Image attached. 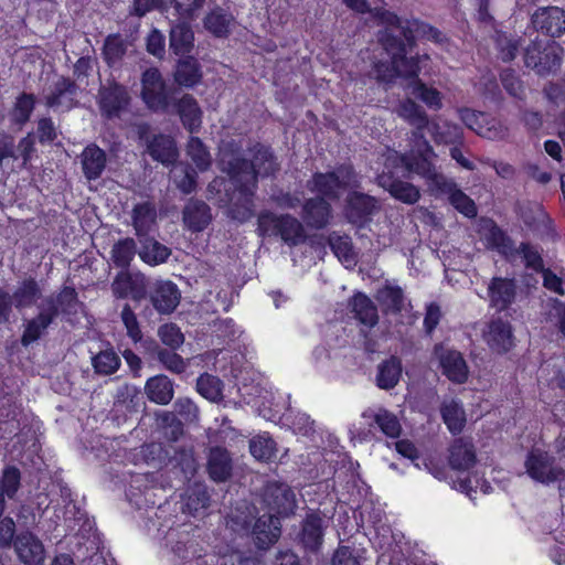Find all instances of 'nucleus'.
Here are the masks:
<instances>
[{
    "label": "nucleus",
    "instance_id": "nucleus-4",
    "mask_svg": "<svg viewBox=\"0 0 565 565\" xmlns=\"http://www.w3.org/2000/svg\"><path fill=\"white\" fill-rule=\"evenodd\" d=\"M257 233L260 237H279L290 247L307 239L303 224L288 213L277 215L271 211H262L257 216Z\"/></svg>",
    "mask_w": 565,
    "mask_h": 565
},
{
    "label": "nucleus",
    "instance_id": "nucleus-54",
    "mask_svg": "<svg viewBox=\"0 0 565 565\" xmlns=\"http://www.w3.org/2000/svg\"><path fill=\"white\" fill-rule=\"evenodd\" d=\"M412 94L422 100L429 109L439 110L443 107L441 95L438 89L427 86L419 77H411Z\"/></svg>",
    "mask_w": 565,
    "mask_h": 565
},
{
    "label": "nucleus",
    "instance_id": "nucleus-55",
    "mask_svg": "<svg viewBox=\"0 0 565 565\" xmlns=\"http://www.w3.org/2000/svg\"><path fill=\"white\" fill-rule=\"evenodd\" d=\"M231 20V15L217 7L205 15L204 28L216 38H226L230 34Z\"/></svg>",
    "mask_w": 565,
    "mask_h": 565
},
{
    "label": "nucleus",
    "instance_id": "nucleus-47",
    "mask_svg": "<svg viewBox=\"0 0 565 565\" xmlns=\"http://www.w3.org/2000/svg\"><path fill=\"white\" fill-rule=\"evenodd\" d=\"M434 355L439 361L443 374L451 382L459 383V351L448 350L444 343L434 347Z\"/></svg>",
    "mask_w": 565,
    "mask_h": 565
},
{
    "label": "nucleus",
    "instance_id": "nucleus-16",
    "mask_svg": "<svg viewBox=\"0 0 565 565\" xmlns=\"http://www.w3.org/2000/svg\"><path fill=\"white\" fill-rule=\"evenodd\" d=\"M531 22L536 31L558 38L565 33V10L558 7H541L532 14Z\"/></svg>",
    "mask_w": 565,
    "mask_h": 565
},
{
    "label": "nucleus",
    "instance_id": "nucleus-62",
    "mask_svg": "<svg viewBox=\"0 0 565 565\" xmlns=\"http://www.w3.org/2000/svg\"><path fill=\"white\" fill-rule=\"evenodd\" d=\"M402 115L418 129L428 125V116L425 110L413 99H406L401 106Z\"/></svg>",
    "mask_w": 565,
    "mask_h": 565
},
{
    "label": "nucleus",
    "instance_id": "nucleus-7",
    "mask_svg": "<svg viewBox=\"0 0 565 565\" xmlns=\"http://www.w3.org/2000/svg\"><path fill=\"white\" fill-rule=\"evenodd\" d=\"M444 423L447 425L450 433L454 435V440L448 449L447 463L438 466L431 462L430 471L435 478L439 480H447L449 473L451 489L457 490L459 482V403L452 401L450 404H444L440 408Z\"/></svg>",
    "mask_w": 565,
    "mask_h": 565
},
{
    "label": "nucleus",
    "instance_id": "nucleus-56",
    "mask_svg": "<svg viewBox=\"0 0 565 565\" xmlns=\"http://www.w3.org/2000/svg\"><path fill=\"white\" fill-rule=\"evenodd\" d=\"M171 446H166L161 443H147L140 448V456L142 460L157 468H163L169 462V454Z\"/></svg>",
    "mask_w": 565,
    "mask_h": 565
},
{
    "label": "nucleus",
    "instance_id": "nucleus-35",
    "mask_svg": "<svg viewBox=\"0 0 565 565\" xmlns=\"http://www.w3.org/2000/svg\"><path fill=\"white\" fill-rule=\"evenodd\" d=\"M203 77L201 64L190 55L181 56L173 74L174 82L184 88H193L201 83Z\"/></svg>",
    "mask_w": 565,
    "mask_h": 565
},
{
    "label": "nucleus",
    "instance_id": "nucleus-41",
    "mask_svg": "<svg viewBox=\"0 0 565 565\" xmlns=\"http://www.w3.org/2000/svg\"><path fill=\"white\" fill-rule=\"evenodd\" d=\"M139 242L141 244V248L138 252V255L140 259L149 266L163 264L171 256V249L150 235L139 238Z\"/></svg>",
    "mask_w": 565,
    "mask_h": 565
},
{
    "label": "nucleus",
    "instance_id": "nucleus-31",
    "mask_svg": "<svg viewBox=\"0 0 565 565\" xmlns=\"http://www.w3.org/2000/svg\"><path fill=\"white\" fill-rule=\"evenodd\" d=\"M207 473L215 482H225L232 476V458L226 448L216 446L211 448L207 459Z\"/></svg>",
    "mask_w": 565,
    "mask_h": 565
},
{
    "label": "nucleus",
    "instance_id": "nucleus-22",
    "mask_svg": "<svg viewBox=\"0 0 565 565\" xmlns=\"http://www.w3.org/2000/svg\"><path fill=\"white\" fill-rule=\"evenodd\" d=\"M14 551L19 559L25 565H41L45 558L42 542L30 531H22L15 535Z\"/></svg>",
    "mask_w": 565,
    "mask_h": 565
},
{
    "label": "nucleus",
    "instance_id": "nucleus-60",
    "mask_svg": "<svg viewBox=\"0 0 565 565\" xmlns=\"http://www.w3.org/2000/svg\"><path fill=\"white\" fill-rule=\"evenodd\" d=\"M160 341L170 350L179 349L184 342V335L177 323H163L158 329Z\"/></svg>",
    "mask_w": 565,
    "mask_h": 565
},
{
    "label": "nucleus",
    "instance_id": "nucleus-15",
    "mask_svg": "<svg viewBox=\"0 0 565 565\" xmlns=\"http://www.w3.org/2000/svg\"><path fill=\"white\" fill-rule=\"evenodd\" d=\"M149 300L159 315L169 316L180 305L181 291L171 280H158L149 292Z\"/></svg>",
    "mask_w": 565,
    "mask_h": 565
},
{
    "label": "nucleus",
    "instance_id": "nucleus-19",
    "mask_svg": "<svg viewBox=\"0 0 565 565\" xmlns=\"http://www.w3.org/2000/svg\"><path fill=\"white\" fill-rule=\"evenodd\" d=\"M461 122L487 139H503L508 136L507 127L495 119H488L484 114L476 113L469 108L461 109Z\"/></svg>",
    "mask_w": 565,
    "mask_h": 565
},
{
    "label": "nucleus",
    "instance_id": "nucleus-24",
    "mask_svg": "<svg viewBox=\"0 0 565 565\" xmlns=\"http://www.w3.org/2000/svg\"><path fill=\"white\" fill-rule=\"evenodd\" d=\"M268 505L280 516H289L295 513L297 507L296 495L291 488L282 482H273L266 487Z\"/></svg>",
    "mask_w": 565,
    "mask_h": 565
},
{
    "label": "nucleus",
    "instance_id": "nucleus-61",
    "mask_svg": "<svg viewBox=\"0 0 565 565\" xmlns=\"http://www.w3.org/2000/svg\"><path fill=\"white\" fill-rule=\"evenodd\" d=\"M157 359L163 367L174 374H182L186 370V363L175 350L159 348Z\"/></svg>",
    "mask_w": 565,
    "mask_h": 565
},
{
    "label": "nucleus",
    "instance_id": "nucleus-58",
    "mask_svg": "<svg viewBox=\"0 0 565 565\" xmlns=\"http://www.w3.org/2000/svg\"><path fill=\"white\" fill-rule=\"evenodd\" d=\"M53 303L58 309V316L65 315H74L77 312V306L79 305L78 294L73 286H64L53 298Z\"/></svg>",
    "mask_w": 565,
    "mask_h": 565
},
{
    "label": "nucleus",
    "instance_id": "nucleus-40",
    "mask_svg": "<svg viewBox=\"0 0 565 565\" xmlns=\"http://www.w3.org/2000/svg\"><path fill=\"white\" fill-rule=\"evenodd\" d=\"M146 393L151 402L167 405L173 398V382L164 374L154 375L147 380Z\"/></svg>",
    "mask_w": 565,
    "mask_h": 565
},
{
    "label": "nucleus",
    "instance_id": "nucleus-37",
    "mask_svg": "<svg viewBox=\"0 0 565 565\" xmlns=\"http://www.w3.org/2000/svg\"><path fill=\"white\" fill-rule=\"evenodd\" d=\"M221 169L225 172L231 181L237 185L241 183H249L253 186V163L242 156H233L230 159H221Z\"/></svg>",
    "mask_w": 565,
    "mask_h": 565
},
{
    "label": "nucleus",
    "instance_id": "nucleus-52",
    "mask_svg": "<svg viewBox=\"0 0 565 565\" xmlns=\"http://www.w3.org/2000/svg\"><path fill=\"white\" fill-rule=\"evenodd\" d=\"M185 152L199 171L204 172L211 168L212 157L201 138L191 136L186 142Z\"/></svg>",
    "mask_w": 565,
    "mask_h": 565
},
{
    "label": "nucleus",
    "instance_id": "nucleus-38",
    "mask_svg": "<svg viewBox=\"0 0 565 565\" xmlns=\"http://www.w3.org/2000/svg\"><path fill=\"white\" fill-rule=\"evenodd\" d=\"M402 361L396 355H391L377 365L376 386L381 390H393L402 377Z\"/></svg>",
    "mask_w": 565,
    "mask_h": 565
},
{
    "label": "nucleus",
    "instance_id": "nucleus-64",
    "mask_svg": "<svg viewBox=\"0 0 565 565\" xmlns=\"http://www.w3.org/2000/svg\"><path fill=\"white\" fill-rule=\"evenodd\" d=\"M501 83L504 89L513 97L522 99L524 97V86L513 70L507 68L502 71Z\"/></svg>",
    "mask_w": 565,
    "mask_h": 565
},
{
    "label": "nucleus",
    "instance_id": "nucleus-49",
    "mask_svg": "<svg viewBox=\"0 0 565 565\" xmlns=\"http://www.w3.org/2000/svg\"><path fill=\"white\" fill-rule=\"evenodd\" d=\"M137 253V244L132 237L120 238L111 247V262L116 268L129 269Z\"/></svg>",
    "mask_w": 565,
    "mask_h": 565
},
{
    "label": "nucleus",
    "instance_id": "nucleus-36",
    "mask_svg": "<svg viewBox=\"0 0 565 565\" xmlns=\"http://www.w3.org/2000/svg\"><path fill=\"white\" fill-rule=\"evenodd\" d=\"M349 305L354 318L363 326L373 328L379 323V311L372 299L364 292H355Z\"/></svg>",
    "mask_w": 565,
    "mask_h": 565
},
{
    "label": "nucleus",
    "instance_id": "nucleus-12",
    "mask_svg": "<svg viewBox=\"0 0 565 565\" xmlns=\"http://www.w3.org/2000/svg\"><path fill=\"white\" fill-rule=\"evenodd\" d=\"M111 294L116 299L130 298L141 301L147 297L146 278L141 274H131L129 269H120L110 285Z\"/></svg>",
    "mask_w": 565,
    "mask_h": 565
},
{
    "label": "nucleus",
    "instance_id": "nucleus-39",
    "mask_svg": "<svg viewBox=\"0 0 565 565\" xmlns=\"http://www.w3.org/2000/svg\"><path fill=\"white\" fill-rule=\"evenodd\" d=\"M169 45L173 54L185 56L194 47V33L190 24L185 22L173 25L169 34Z\"/></svg>",
    "mask_w": 565,
    "mask_h": 565
},
{
    "label": "nucleus",
    "instance_id": "nucleus-30",
    "mask_svg": "<svg viewBox=\"0 0 565 565\" xmlns=\"http://www.w3.org/2000/svg\"><path fill=\"white\" fill-rule=\"evenodd\" d=\"M257 186H250L249 183L237 185L238 196L228 207L231 218L245 223L254 216V196Z\"/></svg>",
    "mask_w": 565,
    "mask_h": 565
},
{
    "label": "nucleus",
    "instance_id": "nucleus-51",
    "mask_svg": "<svg viewBox=\"0 0 565 565\" xmlns=\"http://www.w3.org/2000/svg\"><path fill=\"white\" fill-rule=\"evenodd\" d=\"M92 364L95 373L99 375H111L120 367L121 360L110 343H107L105 350L99 351L92 358Z\"/></svg>",
    "mask_w": 565,
    "mask_h": 565
},
{
    "label": "nucleus",
    "instance_id": "nucleus-21",
    "mask_svg": "<svg viewBox=\"0 0 565 565\" xmlns=\"http://www.w3.org/2000/svg\"><path fill=\"white\" fill-rule=\"evenodd\" d=\"M212 218L210 205L202 200L191 198L183 206L182 222L191 233H201L206 230Z\"/></svg>",
    "mask_w": 565,
    "mask_h": 565
},
{
    "label": "nucleus",
    "instance_id": "nucleus-9",
    "mask_svg": "<svg viewBox=\"0 0 565 565\" xmlns=\"http://www.w3.org/2000/svg\"><path fill=\"white\" fill-rule=\"evenodd\" d=\"M379 210L377 199L370 194L352 191L347 195L344 216L348 223L358 230L367 227Z\"/></svg>",
    "mask_w": 565,
    "mask_h": 565
},
{
    "label": "nucleus",
    "instance_id": "nucleus-10",
    "mask_svg": "<svg viewBox=\"0 0 565 565\" xmlns=\"http://www.w3.org/2000/svg\"><path fill=\"white\" fill-rule=\"evenodd\" d=\"M524 467L529 477L541 483H551L565 477V470L555 465L554 458L539 448L527 454Z\"/></svg>",
    "mask_w": 565,
    "mask_h": 565
},
{
    "label": "nucleus",
    "instance_id": "nucleus-45",
    "mask_svg": "<svg viewBox=\"0 0 565 565\" xmlns=\"http://www.w3.org/2000/svg\"><path fill=\"white\" fill-rule=\"evenodd\" d=\"M362 416L372 418L370 425H375L388 438H398L402 433V426L396 415L385 408H380L379 412L373 414L364 412Z\"/></svg>",
    "mask_w": 565,
    "mask_h": 565
},
{
    "label": "nucleus",
    "instance_id": "nucleus-43",
    "mask_svg": "<svg viewBox=\"0 0 565 565\" xmlns=\"http://www.w3.org/2000/svg\"><path fill=\"white\" fill-rule=\"evenodd\" d=\"M128 50L126 39L120 33L108 34L102 47V56L108 67L119 64Z\"/></svg>",
    "mask_w": 565,
    "mask_h": 565
},
{
    "label": "nucleus",
    "instance_id": "nucleus-23",
    "mask_svg": "<svg viewBox=\"0 0 565 565\" xmlns=\"http://www.w3.org/2000/svg\"><path fill=\"white\" fill-rule=\"evenodd\" d=\"M323 520L318 512H310L301 522L298 542L306 552L317 553L323 542Z\"/></svg>",
    "mask_w": 565,
    "mask_h": 565
},
{
    "label": "nucleus",
    "instance_id": "nucleus-5",
    "mask_svg": "<svg viewBox=\"0 0 565 565\" xmlns=\"http://www.w3.org/2000/svg\"><path fill=\"white\" fill-rule=\"evenodd\" d=\"M358 185V175L352 164H340L332 171L315 172L307 181V189L327 201L339 200L341 192Z\"/></svg>",
    "mask_w": 565,
    "mask_h": 565
},
{
    "label": "nucleus",
    "instance_id": "nucleus-50",
    "mask_svg": "<svg viewBox=\"0 0 565 565\" xmlns=\"http://www.w3.org/2000/svg\"><path fill=\"white\" fill-rule=\"evenodd\" d=\"M383 186L386 188L392 198L405 204H415L420 199V193L414 184L399 179H390L387 183L383 179Z\"/></svg>",
    "mask_w": 565,
    "mask_h": 565
},
{
    "label": "nucleus",
    "instance_id": "nucleus-57",
    "mask_svg": "<svg viewBox=\"0 0 565 565\" xmlns=\"http://www.w3.org/2000/svg\"><path fill=\"white\" fill-rule=\"evenodd\" d=\"M196 391L204 398L217 402L223 396V383L217 376L203 373L196 380Z\"/></svg>",
    "mask_w": 565,
    "mask_h": 565
},
{
    "label": "nucleus",
    "instance_id": "nucleus-1",
    "mask_svg": "<svg viewBox=\"0 0 565 565\" xmlns=\"http://www.w3.org/2000/svg\"><path fill=\"white\" fill-rule=\"evenodd\" d=\"M399 42L393 34L384 33L380 46L390 61H376L372 66V75L380 83H393L397 77H417L422 71L420 63L428 60L427 54H419L417 47H408V42Z\"/></svg>",
    "mask_w": 565,
    "mask_h": 565
},
{
    "label": "nucleus",
    "instance_id": "nucleus-25",
    "mask_svg": "<svg viewBox=\"0 0 565 565\" xmlns=\"http://www.w3.org/2000/svg\"><path fill=\"white\" fill-rule=\"evenodd\" d=\"M183 128L190 134H198L202 128L203 111L191 94H184L173 103Z\"/></svg>",
    "mask_w": 565,
    "mask_h": 565
},
{
    "label": "nucleus",
    "instance_id": "nucleus-8",
    "mask_svg": "<svg viewBox=\"0 0 565 565\" xmlns=\"http://www.w3.org/2000/svg\"><path fill=\"white\" fill-rule=\"evenodd\" d=\"M141 99L154 113H167L172 105L171 88L157 67H149L141 75Z\"/></svg>",
    "mask_w": 565,
    "mask_h": 565
},
{
    "label": "nucleus",
    "instance_id": "nucleus-34",
    "mask_svg": "<svg viewBox=\"0 0 565 565\" xmlns=\"http://www.w3.org/2000/svg\"><path fill=\"white\" fill-rule=\"evenodd\" d=\"M132 227L139 238L149 236L157 222V210L152 202L135 204L131 211Z\"/></svg>",
    "mask_w": 565,
    "mask_h": 565
},
{
    "label": "nucleus",
    "instance_id": "nucleus-32",
    "mask_svg": "<svg viewBox=\"0 0 565 565\" xmlns=\"http://www.w3.org/2000/svg\"><path fill=\"white\" fill-rule=\"evenodd\" d=\"M488 292L491 306L501 311L514 301L516 285L513 279L497 277L491 280Z\"/></svg>",
    "mask_w": 565,
    "mask_h": 565
},
{
    "label": "nucleus",
    "instance_id": "nucleus-6",
    "mask_svg": "<svg viewBox=\"0 0 565 565\" xmlns=\"http://www.w3.org/2000/svg\"><path fill=\"white\" fill-rule=\"evenodd\" d=\"M478 209L473 200L461 192V215L473 218L470 230L479 236L486 245L498 249L499 253L509 255L513 252L511 239L489 217L476 218Z\"/></svg>",
    "mask_w": 565,
    "mask_h": 565
},
{
    "label": "nucleus",
    "instance_id": "nucleus-26",
    "mask_svg": "<svg viewBox=\"0 0 565 565\" xmlns=\"http://www.w3.org/2000/svg\"><path fill=\"white\" fill-rule=\"evenodd\" d=\"M77 89L78 87L74 79L60 76L44 97L46 107L56 108L65 104L67 108H73L77 104L75 102Z\"/></svg>",
    "mask_w": 565,
    "mask_h": 565
},
{
    "label": "nucleus",
    "instance_id": "nucleus-20",
    "mask_svg": "<svg viewBox=\"0 0 565 565\" xmlns=\"http://www.w3.org/2000/svg\"><path fill=\"white\" fill-rule=\"evenodd\" d=\"M525 65L537 74L545 75L561 65V57L554 46L541 50L537 43H531L524 54Z\"/></svg>",
    "mask_w": 565,
    "mask_h": 565
},
{
    "label": "nucleus",
    "instance_id": "nucleus-27",
    "mask_svg": "<svg viewBox=\"0 0 565 565\" xmlns=\"http://www.w3.org/2000/svg\"><path fill=\"white\" fill-rule=\"evenodd\" d=\"M280 534L279 519L270 514L259 516L252 531L254 543L258 550H268L278 541Z\"/></svg>",
    "mask_w": 565,
    "mask_h": 565
},
{
    "label": "nucleus",
    "instance_id": "nucleus-28",
    "mask_svg": "<svg viewBox=\"0 0 565 565\" xmlns=\"http://www.w3.org/2000/svg\"><path fill=\"white\" fill-rule=\"evenodd\" d=\"M147 152L153 161L164 166L173 164L179 158L175 140L164 134L153 135L147 142Z\"/></svg>",
    "mask_w": 565,
    "mask_h": 565
},
{
    "label": "nucleus",
    "instance_id": "nucleus-3",
    "mask_svg": "<svg viewBox=\"0 0 565 565\" xmlns=\"http://www.w3.org/2000/svg\"><path fill=\"white\" fill-rule=\"evenodd\" d=\"M377 18L383 29L376 33L377 43L384 33L393 34L399 42H408V47H417V38L441 43L445 39L441 31L417 18L402 19L397 13L382 10Z\"/></svg>",
    "mask_w": 565,
    "mask_h": 565
},
{
    "label": "nucleus",
    "instance_id": "nucleus-2",
    "mask_svg": "<svg viewBox=\"0 0 565 565\" xmlns=\"http://www.w3.org/2000/svg\"><path fill=\"white\" fill-rule=\"evenodd\" d=\"M435 156L430 143L422 137L416 141V149L403 154L402 161L409 172H414L426 180L430 191L437 193H450V204L459 211V189H450L445 177L438 173L433 163Z\"/></svg>",
    "mask_w": 565,
    "mask_h": 565
},
{
    "label": "nucleus",
    "instance_id": "nucleus-63",
    "mask_svg": "<svg viewBox=\"0 0 565 565\" xmlns=\"http://www.w3.org/2000/svg\"><path fill=\"white\" fill-rule=\"evenodd\" d=\"M210 505V494L205 489H192L184 502L185 509L192 515H198L200 511L207 509Z\"/></svg>",
    "mask_w": 565,
    "mask_h": 565
},
{
    "label": "nucleus",
    "instance_id": "nucleus-48",
    "mask_svg": "<svg viewBox=\"0 0 565 565\" xmlns=\"http://www.w3.org/2000/svg\"><path fill=\"white\" fill-rule=\"evenodd\" d=\"M36 105V97L32 93L22 92L17 97L10 109V120L20 127L24 126L31 118Z\"/></svg>",
    "mask_w": 565,
    "mask_h": 565
},
{
    "label": "nucleus",
    "instance_id": "nucleus-33",
    "mask_svg": "<svg viewBox=\"0 0 565 565\" xmlns=\"http://www.w3.org/2000/svg\"><path fill=\"white\" fill-rule=\"evenodd\" d=\"M166 467L172 471H179L181 479L186 481H190L198 471V462L193 450L184 447L175 448L171 446L169 462Z\"/></svg>",
    "mask_w": 565,
    "mask_h": 565
},
{
    "label": "nucleus",
    "instance_id": "nucleus-14",
    "mask_svg": "<svg viewBox=\"0 0 565 565\" xmlns=\"http://www.w3.org/2000/svg\"><path fill=\"white\" fill-rule=\"evenodd\" d=\"M482 338L489 349L498 354L505 353L514 347L512 326L501 318H493L487 323L482 330Z\"/></svg>",
    "mask_w": 565,
    "mask_h": 565
},
{
    "label": "nucleus",
    "instance_id": "nucleus-18",
    "mask_svg": "<svg viewBox=\"0 0 565 565\" xmlns=\"http://www.w3.org/2000/svg\"><path fill=\"white\" fill-rule=\"evenodd\" d=\"M253 163V185L257 186L259 178L275 175L279 171V163L270 146L255 142L248 148Z\"/></svg>",
    "mask_w": 565,
    "mask_h": 565
},
{
    "label": "nucleus",
    "instance_id": "nucleus-11",
    "mask_svg": "<svg viewBox=\"0 0 565 565\" xmlns=\"http://www.w3.org/2000/svg\"><path fill=\"white\" fill-rule=\"evenodd\" d=\"M130 104L129 93L122 84L111 81L98 92V107L108 119L118 117Z\"/></svg>",
    "mask_w": 565,
    "mask_h": 565
},
{
    "label": "nucleus",
    "instance_id": "nucleus-44",
    "mask_svg": "<svg viewBox=\"0 0 565 565\" xmlns=\"http://www.w3.org/2000/svg\"><path fill=\"white\" fill-rule=\"evenodd\" d=\"M41 297L42 289L33 277L23 279L12 295L17 309L30 308L35 305Z\"/></svg>",
    "mask_w": 565,
    "mask_h": 565
},
{
    "label": "nucleus",
    "instance_id": "nucleus-29",
    "mask_svg": "<svg viewBox=\"0 0 565 565\" xmlns=\"http://www.w3.org/2000/svg\"><path fill=\"white\" fill-rule=\"evenodd\" d=\"M81 163L84 177L88 181L99 179L106 169L107 154L99 146L92 142L81 153Z\"/></svg>",
    "mask_w": 565,
    "mask_h": 565
},
{
    "label": "nucleus",
    "instance_id": "nucleus-17",
    "mask_svg": "<svg viewBox=\"0 0 565 565\" xmlns=\"http://www.w3.org/2000/svg\"><path fill=\"white\" fill-rule=\"evenodd\" d=\"M301 218L311 230H324L332 220V205L323 196L306 199L301 205Z\"/></svg>",
    "mask_w": 565,
    "mask_h": 565
},
{
    "label": "nucleus",
    "instance_id": "nucleus-46",
    "mask_svg": "<svg viewBox=\"0 0 565 565\" xmlns=\"http://www.w3.org/2000/svg\"><path fill=\"white\" fill-rule=\"evenodd\" d=\"M277 443L269 433L256 435L249 440V452L258 461H274L277 458Z\"/></svg>",
    "mask_w": 565,
    "mask_h": 565
},
{
    "label": "nucleus",
    "instance_id": "nucleus-42",
    "mask_svg": "<svg viewBox=\"0 0 565 565\" xmlns=\"http://www.w3.org/2000/svg\"><path fill=\"white\" fill-rule=\"evenodd\" d=\"M376 300L384 313L401 315L405 305V295L397 285H384L376 292Z\"/></svg>",
    "mask_w": 565,
    "mask_h": 565
},
{
    "label": "nucleus",
    "instance_id": "nucleus-53",
    "mask_svg": "<svg viewBox=\"0 0 565 565\" xmlns=\"http://www.w3.org/2000/svg\"><path fill=\"white\" fill-rule=\"evenodd\" d=\"M328 244L341 263L355 264L356 255L349 235H339L333 232L328 237Z\"/></svg>",
    "mask_w": 565,
    "mask_h": 565
},
{
    "label": "nucleus",
    "instance_id": "nucleus-13",
    "mask_svg": "<svg viewBox=\"0 0 565 565\" xmlns=\"http://www.w3.org/2000/svg\"><path fill=\"white\" fill-rule=\"evenodd\" d=\"M57 317L58 309L53 303V297H47L44 301V306L40 309L38 315L25 323L20 340L21 344L26 348L41 339Z\"/></svg>",
    "mask_w": 565,
    "mask_h": 565
},
{
    "label": "nucleus",
    "instance_id": "nucleus-59",
    "mask_svg": "<svg viewBox=\"0 0 565 565\" xmlns=\"http://www.w3.org/2000/svg\"><path fill=\"white\" fill-rule=\"evenodd\" d=\"M121 322L126 329L127 337L136 344L142 341L143 333L137 315L129 303L122 306L120 312Z\"/></svg>",
    "mask_w": 565,
    "mask_h": 565
}]
</instances>
